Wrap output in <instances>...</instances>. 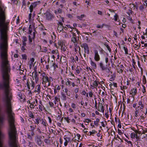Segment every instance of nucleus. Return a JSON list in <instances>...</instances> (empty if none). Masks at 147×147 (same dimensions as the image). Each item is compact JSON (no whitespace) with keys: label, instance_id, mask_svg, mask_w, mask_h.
I'll use <instances>...</instances> for the list:
<instances>
[{"label":"nucleus","instance_id":"23","mask_svg":"<svg viewBox=\"0 0 147 147\" xmlns=\"http://www.w3.org/2000/svg\"><path fill=\"white\" fill-rule=\"evenodd\" d=\"M123 49L125 51V54H128V50L127 48V47H125V46H124L123 47Z\"/></svg>","mask_w":147,"mask_h":147},{"label":"nucleus","instance_id":"29","mask_svg":"<svg viewBox=\"0 0 147 147\" xmlns=\"http://www.w3.org/2000/svg\"><path fill=\"white\" fill-rule=\"evenodd\" d=\"M64 119L67 121V123H70L69 120H70V119L69 118V117H65Z\"/></svg>","mask_w":147,"mask_h":147},{"label":"nucleus","instance_id":"46","mask_svg":"<svg viewBox=\"0 0 147 147\" xmlns=\"http://www.w3.org/2000/svg\"><path fill=\"white\" fill-rule=\"evenodd\" d=\"M29 116L32 118H34V115L32 114V113H31L29 115Z\"/></svg>","mask_w":147,"mask_h":147},{"label":"nucleus","instance_id":"27","mask_svg":"<svg viewBox=\"0 0 147 147\" xmlns=\"http://www.w3.org/2000/svg\"><path fill=\"white\" fill-rule=\"evenodd\" d=\"M52 66L54 67V70H55V69H56V67H58V65L57 64L55 65V63H53Z\"/></svg>","mask_w":147,"mask_h":147},{"label":"nucleus","instance_id":"53","mask_svg":"<svg viewBox=\"0 0 147 147\" xmlns=\"http://www.w3.org/2000/svg\"><path fill=\"white\" fill-rule=\"evenodd\" d=\"M92 92L91 91L89 92L88 93L89 95V96H90V97H92L93 94L92 93Z\"/></svg>","mask_w":147,"mask_h":147},{"label":"nucleus","instance_id":"10","mask_svg":"<svg viewBox=\"0 0 147 147\" xmlns=\"http://www.w3.org/2000/svg\"><path fill=\"white\" fill-rule=\"evenodd\" d=\"M35 71V76L34 78H35V81L36 83H37L38 81V75L37 73V72L36 69L34 70Z\"/></svg>","mask_w":147,"mask_h":147},{"label":"nucleus","instance_id":"43","mask_svg":"<svg viewBox=\"0 0 147 147\" xmlns=\"http://www.w3.org/2000/svg\"><path fill=\"white\" fill-rule=\"evenodd\" d=\"M36 34L35 32H34L33 33V37L32 38L33 40H34L35 38Z\"/></svg>","mask_w":147,"mask_h":147},{"label":"nucleus","instance_id":"24","mask_svg":"<svg viewBox=\"0 0 147 147\" xmlns=\"http://www.w3.org/2000/svg\"><path fill=\"white\" fill-rule=\"evenodd\" d=\"M137 89L136 88L135 89H134L133 90H132V92L131 93H134V94H132L133 96H134L137 93Z\"/></svg>","mask_w":147,"mask_h":147},{"label":"nucleus","instance_id":"58","mask_svg":"<svg viewBox=\"0 0 147 147\" xmlns=\"http://www.w3.org/2000/svg\"><path fill=\"white\" fill-rule=\"evenodd\" d=\"M28 30L32 31V26L31 24L29 26Z\"/></svg>","mask_w":147,"mask_h":147},{"label":"nucleus","instance_id":"26","mask_svg":"<svg viewBox=\"0 0 147 147\" xmlns=\"http://www.w3.org/2000/svg\"><path fill=\"white\" fill-rule=\"evenodd\" d=\"M22 42H26L27 40V38L25 36H23L22 38Z\"/></svg>","mask_w":147,"mask_h":147},{"label":"nucleus","instance_id":"14","mask_svg":"<svg viewBox=\"0 0 147 147\" xmlns=\"http://www.w3.org/2000/svg\"><path fill=\"white\" fill-rule=\"evenodd\" d=\"M138 105L141 106L140 107V109H143L144 108V105L142 104V101H139Z\"/></svg>","mask_w":147,"mask_h":147},{"label":"nucleus","instance_id":"28","mask_svg":"<svg viewBox=\"0 0 147 147\" xmlns=\"http://www.w3.org/2000/svg\"><path fill=\"white\" fill-rule=\"evenodd\" d=\"M71 82L68 80V81H67L66 82V85H69V86H71Z\"/></svg>","mask_w":147,"mask_h":147},{"label":"nucleus","instance_id":"47","mask_svg":"<svg viewBox=\"0 0 147 147\" xmlns=\"http://www.w3.org/2000/svg\"><path fill=\"white\" fill-rule=\"evenodd\" d=\"M146 115L145 114V115H144L143 114H142L141 116H140L141 119H144L146 117Z\"/></svg>","mask_w":147,"mask_h":147},{"label":"nucleus","instance_id":"20","mask_svg":"<svg viewBox=\"0 0 147 147\" xmlns=\"http://www.w3.org/2000/svg\"><path fill=\"white\" fill-rule=\"evenodd\" d=\"M28 39L29 40V43L30 44H32V38H31V36L30 35H29L28 36Z\"/></svg>","mask_w":147,"mask_h":147},{"label":"nucleus","instance_id":"21","mask_svg":"<svg viewBox=\"0 0 147 147\" xmlns=\"http://www.w3.org/2000/svg\"><path fill=\"white\" fill-rule=\"evenodd\" d=\"M37 90H36L35 91V92H38L39 93L40 91V85H37Z\"/></svg>","mask_w":147,"mask_h":147},{"label":"nucleus","instance_id":"60","mask_svg":"<svg viewBox=\"0 0 147 147\" xmlns=\"http://www.w3.org/2000/svg\"><path fill=\"white\" fill-rule=\"evenodd\" d=\"M65 141L64 143V145L65 146H66L67 145L68 143V142L67 141V140H65Z\"/></svg>","mask_w":147,"mask_h":147},{"label":"nucleus","instance_id":"12","mask_svg":"<svg viewBox=\"0 0 147 147\" xmlns=\"http://www.w3.org/2000/svg\"><path fill=\"white\" fill-rule=\"evenodd\" d=\"M42 119L39 117H37L35 119L36 123V124L37 125L39 124L40 122L41 121Z\"/></svg>","mask_w":147,"mask_h":147},{"label":"nucleus","instance_id":"34","mask_svg":"<svg viewBox=\"0 0 147 147\" xmlns=\"http://www.w3.org/2000/svg\"><path fill=\"white\" fill-rule=\"evenodd\" d=\"M121 89L123 90V89H126L127 88V87L125 86H123L122 87V86H120Z\"/></svg>","mask_w":147,"mask_h":147},{"label":"nucleus","instance_id":"31","mask_svg":"<svg viewBox=\"0 0 147 147\" xmlns=\"http://www.w3.org/2000/svg\"><path fill=\"white\" fill-rule=\"evenodd\" d=\"M22 56L23 59L25 60H26L27 59V56L25 54H22Z\"/></svg>","mask_w":147,"mask_h":147},{"label":"nucleus","instance_id":"55","mask_svg":"<svg viewBox=\"0 0 147 147\" xmlns=\"http://www.w3.org/2000/svg\"><path fill=\"white\" fill-rule=\"evenodd\" d=\"M26 84H27V87L28 88V89L29 90L30 89V86L29 83H28V81L27 82Z\"/></svg>","mask_w":147,"mask_h":147},{"label":"nucleus","instance_id":"18","mask_svg":"<svg viewBox=\"0 0 147 147\" xmlns=\"http://www.w3.org/2000/svg\"><path fill=\"white\" fill-rule=\"evenodd\" d=\"M104 45L107 48L108 50L109 51V52L111 53V49L109 45H108L106 44V43L104 44Z\"/></svg>","mask_w":147,"mask_h":147},{"label":"nucleus","instance_id":"37","mask_svg":"<svg viewBox=\"0 0 147 147\" xmlns=\"http://www.w3.org/2000/svg\"><path fill=\"white\" fill-rule=\"evenodd\" d=\"M142 86L143 87V90H142V92L143 93H144L146 91V88L145 87V86L143 85H142Z\"/></svg>","mask_w":147,"mask_h":147},{"label":"nucleus","instance_id":"59","mask_svg":"<svg viewBox=\"0 0 147 147\" xmlns=\"http://www.w3.org/2000/svg\"><path fill=\"white\" fill-rule=\"evenodd\" d=\"M67 16L69 18H71L72 17V16L71 14H67Z\"/></svg>","mask_w":147,"mask_h":147},{"label":"nucleus","instance_id":"52","mask_svg":"<svg viewBox=\"0 0 147 147\" xmlns=\"http://www.w3.org/2000/svg\"><path fill=\"white\" fill-rule=\"evenodd\" d=\"M71 107H72V108H73L74 109H75L76 108V105L74 103H72L71 104Z\"/></svg>","mask_w":147,"mask_h":147},{"label":"nucleus","instance_id":"2","mask_svg":"<svg viewBox=\"0 0 147 147\" xmlns=\"http://www.w3.org/2000/svg\"><path fill=\"white\" fill-rule=\"evenodd\" d=\"M0 113V129L4 125L7 116L8 118L9 128L8 132L7 144L8 147H18V135L15 125V114L12 111V114L5 111ZM5 135L0 131V147H7L6 145L3 146Z\"/></svg>","mask_w":147,"mask_h":147},{"label":"nucleus","instance_id":"4","mask_svg":"<svg viewBox=\"0 0 147 147\" xmlns=\"http://www.w3.org/2000/svg\"><path fill=\"white\" fill-rule=\"evenodd\" d=\"M45 14L46 19L48 20L51 21L53 20V19L54 18L53 15L52 13L49 12H47L46 13H45Z\"/></svg>","mask_w":147,"mask_h":147},{"label":"nucleus","instance_id":"1","mask_svg":"<svg viewBox=\"0 0 147 147\" xmlns=\"http://www.w3.org/2000/svg\"><path fill=\"white\" fill-rule=\"evenodd\" d=\"M9 22H0V57L1 59V80L0 82V113L7 112L12 114L11 101L12 99L11 80L9 73L11 68L8 58V37L6 30Z\"/></svg>","mask_w":147,"mask_h":147},{"label":"nucleus","instance_id":"62","mask_svg":"<svg viewBox=\"0 0 147 147\" xmlns=\"http://www.w3.org/2000/svg\"><path fill=\"white\" fill-rule=\"evenodd\" d=\"M98 105L99 107H100V108L102 107H103V106L102 105V103H100V102H99L98 103Z\"/></svg>","mask_w":147,"mask_h":147},{"label":"nucleus","instance_id":"17","mask_svg":"<svg viewBox=\"0 0 147 147\" xmlns=\"http://www.w3.org/2000/svg\"><path fill=\"white\" fill-rule=\"evenodd\" d=\"M71 41L74 43H76L77 42V38L74 37H72L71 39Z\"/></svg>","mask_w":147,"mask_h":147},{"label":"nucleus","instance_id":"36","mask_svg":"<svg viewBox=\"0 0 147 147\" xmlns=\"http://www.w3.org/2000/svg\"><path fill=\"white\" fill-rule=\"evenodd\" d=\"M41 121H42L41 123L44 126L46 127L47 125H46L45 122L42 119Z\"/></svg>","mask_w":147,"mask_h":147},{"label":"nucleus","instance_id":"39","mask_svg":"<svg viewBox=\"0 0 147 147\" xmlns=\"http://www.w3.org/2000/svg\"><path fill=\"white\" fill-rule=\"evenodd\" d=\"M64 138L65 140H67V141L68 142H69V141L70 140V138H69V137H64Z\"/></svg>","mask_w":147,"mask_h":147},{"label":"nucleus","instance_id":"42","mask_svg":"<svg viewBox=\"0 0 147 147\" xmlns=\"http://www.w3.org/2000/svg\"><path fill=\"white\" fill-rule=\"evenodd\" d=\"M32 84L31 85V87H32V89L34 87L35 84L34 82L32 80Z\"/></svg>","mask_w":147,"mask_h":147},{"label":"nucleus","instance_id":"48","mask_svg":"<svg viewBox=\"0 0 147 147\" xmlns=\"http://www.w3.org/2000/svg\"><path fill=\"white\" fill-rule=\"evenodd\" d=\"M118 134L119 135H122V134L123 133L122 132L121 130H120L119 129H118Z\"/></svg>","mask_w":147,"mask_h":147},{"label":"nucleus","instance_id":"49","mask_svg":"<svg viewBox=\"0 0 147 147\" xmlns=\"http://www.w3.org/2000/svg\"><path fill=\"white\" fill-rule=\"evenodd\" d=\"M133 134H134V138H136V139H137L138 137V135L136 134H135L134 133H132L131 134V135H132Z\"/></svg>","mask_w":147,"mask_h":147},{"label":"nucleus","instance_id":"61","mask_svg":"<svg viewBox=\"0 0 147 147\" xmlns=\"http://www.w3.org/2000/svg\"><path fill=\"white\" fill-rule=\"evenodd\" d=\"M45 48L43 49V50H42V52L46 53L47 51V48L45 47Z\"/></svg>","mask_w":147,"mask_h":147},{"label":"nucleus","instance_id":"9","mask_svg":"<svg viewBox=\"0 0 147 147\" xmlns=\"http://www.w3.org/2000/svg\"><path fill=\"white\" fill-rule=\"evenodd\" d=\"M141 5L139 7V9L140 11L143 12L145 10L146 7L145 6V4L144 3L142 4L141 3Z\"/></svg>","mask_w":147,"mask_h":147},{"label":"nucleus","instance_id":"40","mask_svg":"<svg viewBox=\"0 0 147 147\" xmlns=\"http://www.w3.org/2000/svg\"><path fill=\"white\" fill-rule=\"evenodd\" d=\"M44 142L47 144H48L50 142L49 140L47 139H44Z\"/></svg>","mask_w":147,"mask_h":147},{"label":"nucleus","instance_id":"54","mask_svg":"<svg viewBox=\"0 0 147 147\" xmlns=\"http://www.w3.org/2000/svg\"><path fill=\"white\" fill-rule=\"evenodd\" d=\"M96 27L98 28H102L103 27V24H102V26H100V25H97L96 26Z\"/></svg>","mask_w":147,"mask_h":147},{"label":"nucleus","instance_id":"56","mask_svg":"<svg viewBox=\"0 0 147 147\" xmlns=\"http://www.w3.org/2000/svg\"><path fill=\"white\" fill-rule=\"evenodd\" d=\"M21 50L24 52V51L26 50V49L25 48L24 46H22L21 48Z\"/></svg>","mask_w":147,"mask_h":147},{"label":"nucleus","instance_id":"38","mask_svg":"<svg viewBox=\"0 0 147 147\" xmlns=\"http://www.w3.org/2000/svg\"><path fill=\"white\" fill-rule=\"evenodd\" d=\"M31 13H32L30 12V13L29 15L28 18H29V21H31V16H32V14Z\"/></svg>","mask_w":147,"mask_h":147},{"label":"nucleus","instance_id":"63","mask_svg":"<svg viewBox=\"0 0 147 147\" xmlns=\"http://www.w3.org/2000/svg\"><path fill=\"white\" fill-rule=\"evenodd\" d=\"M48 118L49 119V123H51L52 122V120H51V117L49 116V117H48Z\"/></svg>","mask_w":147,"mask_h":147},{"label":"nucleus","instance_id":"15","mask_svg":"<svg viewBox=\"0 0 147 147\" xmlns=\"http://www.w3.org/2000/svg\"><path fill=\"white\" fill-rule=\"evenodd\" d=\"M64 26H59L57 27V29L58 30H59L60 32L63 30Z\"/></svg>","mask_w":147,"mask_h":147},{"label":"nucleus","instance_id":"30","mask_svg":"<svg viewBox=\"0 0 147 147\" xmlns=\"http://www.w3.org/2000/svg\"><path fill=\"white\" fill-rule=\"evenodd\" d=\"M89 133L90 135H91L93 134H95V133H97V131L95 130H92V131H90Z\"/></svg>","mask_w":147,"mask_h":147},{"label":"nucleus","instance_id":"44","mask_svg":"<svg viewBox=\"0 0 147 147\" xmlns=\"http://www.w3.org/2000/svg\"><path fill=\"white\" fill-rule=\"evenodd\" d=\"M30 131H34V130L35 129V128L32 126H30Z\"/></svg>","mask_w":147,"mask_h":147},{"label":"nucleus","instance_id":"19","mask_svg":"<svg viewBox=\"0 0 147 147\" xmlns=\"http://www.w3.org/2000/svg\"><path fill=\"white\" fill-rule=\"evenodd\" d=\"M85 15L84 14H82L80 16H77V18L80 20H82V18L85 17Z\"/></svg>","mask_w":147,"mask_h":147},{"label":"nucleus","instance_id":"41","mask_svg":"<svg viewBox=\"0 0 147 147\" xmlns=\"http://www.w3.org/2000/svg\"><path fill=\"white\" fill-rule=\"evenodd\" d=\"M79 88H76L74 90V92L76 94V93L78 92Z\"/></svg>","mask_w":147,"mask_h":147},{"label":"nucleus","instance_id":"11","mask_svg":"<svg viewBox=\"0 0 147 147\" xmlns=\"http://www.w3.org/2000/svg\"><path fill=\"white\" fill-rule=\"evenodd\" d=\"M90 64L91 66L93 67L95 69H96L97 68V66L96 64L95 63V62L92 61V60H91L90 61Z\"/></svg>","mask_w":147,"mask_h":147},{"label":"nucleus","instance_id":"50","mask_svg":"<svg viewBox=\"0 0 147 147\" xmlns=\"http://www.w3.org/2000/svg\"><path fill=\"white\" fill-rule=\"evenodd\" d=\"M49 104L51 107H53L54 105V104L53 102H51L50 101L49 102Z\"/></svg>","mask_w":147,"mask_h":147},{"label":"nucleus","instance_id":"25","mask_svg":"<svg viewBox=\"0 0 147 147\" xmlns=\"http://www.w3.org/2000/svg\"><path fill=\"white\" fill-rule=\"evenodd\" d=\"M61 115H58L57 117V119L58 120H59L61 122H62L63 120V117L61 119Z\"/></svg>","mask_w":147,"mask_h":147},{"label":"nucleus","instance_id":"57","mask_svg":"<svg viewBox=\"0 0 147 147\" xmlns=\"http://www.w3.org/2000/svg\"><path fill=\"white\" fill-rule=\"evenodd\" d=\"M64 90H65V92L66 93V95L67 96H69V95H68V94H67V92H68V89L67 88H65L64 89Z\"/></svg>","mask_w":147,"mask_h":147},{"label":"nucleus","instance_id":"13","mask_svg":"<svg viewBox=\"0 0 147 147\" xmlns=\"http://www.w3.org/2000/svg\"><path fill=\"white\" fill-rule=\"evenodd\" d=\"M61 95L62 99L64 100H66L67 99V98L66 96L65 95V94L64 93H61Z\"/></svg>","mask_w":147,"mask_h":147},{"label":"nucleus","instance_id":"32","mask_svg":"<svg viewBox=\"0 0 147 147\" xmlns=\"http://www.w3.org/2000/svg\"><path fill=\"white\" fill-rule=\"evenodd\" d=\"M114 20L115 21H117V19L118 18V15L115 13V15L114 16Z\"/></svg>","mask_w":147,"mask_h":147},{"label":"nucleus","instance_id":"7","mask_svg":"<svg viewBox=\"0 0 147 147\" xmlns=\"http://www.w3.org/2000/svg\"><path fill=\"white\" fill-rule=\"evenodd\" d=\"M94 60L96 61H98L100 60V58L98 53V51L96 50L94 51Z\"/></svg>","mask_w":147,"mask_h":147},{"label":"nucleus","instance_id":"8","mask_svg":"<svg viewBox=\"0 0 147 147\" xmlns=\"http://www.w3.org/2000/svg\"><path fill=\"white\" fill-rule=\"evenodd\" d=\"M100 67L101 69V71H104L108 69L109 71H110V70L109 68H107V67H105L104 65L102 62H101L99 63Z\"/></svg>","mask_w":147,"mask_h":147},{"label":"nucleus","instance_id":"64","mask_svg":"<svg viewBox=\"0 0 147 147\" xmlns=\"http://www.w3.org/2000/svg\"><path fill=\"white\" fill-rule=\"evenodd\" d=\"M57 11L59 13H61L62 12V10L60 9L59 8L57 9Z\"/></svg>","mask_w":147,"mask_h":147},{"label":"nucleus","instance_id":"45","mask_svg":"<svg viewBox=\"0 0 147 147\" xmlns=\"http://www.w3.org/2000/svg\"><path fill=\"white\" fill-rule=\"evenodd\" d=\"M138 111L139 109H137L135 111V116L136 117H137L138 116Z\"/></svg>","mask_w":147,"mask_h":147},{"label":"nucleus","instance_id":"33","mask_svg":"<svg viewBox=\"0 0 147 147\" xmlns=\"http://www.w3.org/2000/svg\"><path fill=\"white\" fill-rule=\"evenodd\" d=\"M45 79H46V80L45 81V82H49L50 80L49 79L48 77L47 76H46L45 77Z\"/></svg>","mask_w":147,"mask_h":147},{"label":"nucleus","instance_id":"5","mask_svg":"<svg viewBox=\"0 0 147 147\" xmlns=\"http://www.w3.org/2000/svg\"><path fill=\"white\" fill-rule=\"evenodd\" d=\"M39 2H35L34 3H32L31 5L29 7V9H30V12L31 13H32L33 11V9L38 4Z\"/></svg>","mask_w":147,"mask_h":147},{"label":"nucleus","instance_id":"35","mask_svg":"<svg viewBox=\"0 0 147 147\" xmlns=\"http://www.w3.org/2000/svg\"><path fill=\"white\" fill-rule=\"evenodd\" d=\"M66 26L68 28H71V29L73 30V29H76V28H74L72 27H71L70 26V25H66Z\"/></svg>","mask_w":147,"mask_h":147},{"label":"nucleus","instance_id":"6","mask_svg":"<svg viewBox=\"0 0 147 147\" xmlns=\"http://www.w3.org/2000/svg\"><path fill=\"white\" fill-rule=\"evenodd\" d=\"M41 138L42 137L41 136H37L36 140L37 144L40 147L41 146L42 143H43V142L41 140Z\"/></svg>","mask_w":147,"mask_h":147},{"label":"nucleus","instance_id":"51","mask_svg":"<svg viewBox=\"0 0 147 147\" xmlns=\"http://www.w3.org/2000/svg\"><path fill=\"white\" fill-rule=\"evenodd\" d=\"M76 136L78 137V139L79 140H80V138L81 137V135L80 134H77Z\"/></svg>","mask_w":147,"mask_h":147},{"label":"nucleus","instance_id":"16","mask_svg":"<svg viewBox=\"0 0 147 147\" xmlns=\"http://www.w3.org/2000/svg\"><path fill=\"white\" fill-rule=\"evenodd\" d=\"M142 82L144 84H146V80L145 76L144 75L143 76Z\"/></svg>","mask_w":147,"mask_h":147},{"label":"nucleus","instance_id":"3","mask_svg":"<svg viewBox=\"0 0 147 147\" xmlns=\"http://www.w3.org/2000/svg\"><path fill=\"white\" fill-rule=\"evenodd\" d=\"M81 47L82 48H84V52L85 53H87L88 54L90 53V50L88 44L86 43H83L81 45Z\"/></svg>","mask_w":147,"mask_h":147},{"label":"nucleus","instance_id":"22","mask_svg":"<svg viewBox=\"0 0 147 147\" xmlns=\"http://www.w3.org/2000/svg\"><path fill=\"white\" fill-rule=\"evenodd\" d=\"M98 82L96 80H95L94 81V82L93 84V85L94 86H95L96 87H97L98 86Z\"/></svg>","mask_w":147,"mask_h":147}]
</instances>
